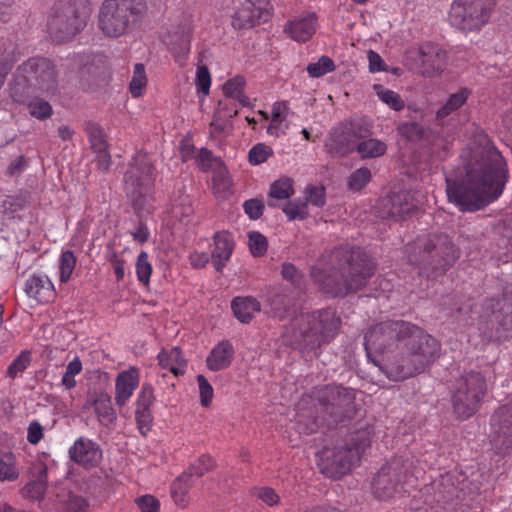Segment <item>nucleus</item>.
Instances as JSON below:
<instances>
[{"instance_id":"1","label":"nucleus","mask_w":512,"mask_h":512,"mask_svg":"<svg viewBox=\"0 0 512 512\" xmlns=\"http://www.w3.org/2000/svg\"><path fill=\"white\" fill-rule=\"evenodd\" d=\"M464 172L446 177V193L461 211L475 212L497 200L508 180L505 159L484 133L462 154Z\"/></svg>"},{"instance_id":"2","label":"nucleus","mask_w":512,"mask_h":512,"mask_svg":"<svg viewBox=\"0 0 512 512\" xmlns=\"http://www.w3.org/2000/svg\"><path fill=\"white\" fill-rule=\"evenodd\" d=\"M326 258L328 270L313 267L311 276L319 289L333 298L359 291L375 273V263L359 246L339 245Z\"/></svg>"},{"instance_id":"3","label":"nucleus","mask_w":512,"mask_h":512,"mask_svg":"<svg viewBox=\"0 0 512 512\" xmlns=\"http://www.w3.org/2000/svg\"><path fill=\"white\" fill-rule=\"evenodd\" d=\"M404 342L405 352L388 360L383 367L387 377L393 381H402L423 372L439 356V342L411 322Z\"/></svg>"},{"instance_id":"4","label":"nucleus","mask_w":512,"mask_h":512,"mask_svg":"<svg viewBox=\"0 0 512 512\" xmlns=\"http://www.w3.org/2000/svg\"><path fill=\"white\" fill-rule=\"evenodd\" d=\"M407 258L419 275L436 280L456 263L459 249L445 233H433L419 237L407 246Z\"/></svg>"},{"instance_id":"5","label":"nucleus","mask_w":512,"mask_h":512,"mask_svg":"<svg viewBox=\"0 0 512 512\" xmlns=\"http://www.w3.org/2000/svg\"><path fill=\"white\" fill-rule=\"evenodd\" d=\"M373 428L361 426L333 448L319 453L318 467L327 477L339 479L360 463L362 455L371 445Z\"/></svg>"},{"instance_id":"6","label":"nucleus","mask_w":512,"mask_h":512,"mask_svg":"<svg viewBox=\"0 0 512 512\" xmlns=\"http://www.w3.org/2000/svg\"><path fill=\"white\" fill-rule=\"evenodd\" d=\"M58 74L51 60L35 56L20 64L10 84V97L18 103H25L37 91L55 94Z\"/></svg>"},{"instance_id":"7","label":"nucleus","mask_w":512,"mask_h":512,"mask_svg":"<svg viewBox=\"0 0 512 512\" xmlns=\"http://www.w3.org/2000/svg\"><path fill=\"white\" fill-rule=\"evenodd\" d=\"M341 320L332 308L300 314L291 322L292 338L295 345L304 352H314L335 337Z\"/></svg>"},{"instance_id":"8","label":"nucleus","mask_w":512,"mask_h":512,"mask_svg":"<svg viewBox=\"0 0 512 512\" xmlns=\"http://www.w3.org/2000/svg\"><path fill=\"white\" fill-rule=\"evenodd\" d=\"M415 456H400L391 459L373 477L372 491L376 498L386 500L401 491L407 492L424 473Z\"/></svg>"},{"instance_id":"9","label":"nucleus","mask_w":512,"mask_h":512,"mask_svg":"<svg viewBox=\"0 0 512 512\" xmlns=\"http://www.w3.org/2000/svg\"><path fill=\"white\" fill-rule=\"evenodd\" d=\"M145 0H103L97 15V26L108 38L129 33L146 13Z\"/></svg>"},{"instance_id":"10","label":"nucleus","mask_w":512,"mask_h":512,"mask_svg":"<svg viewBox=\"0 0 512 512\" xmlns=\"http://www.w3.org/2000/svg\"><path fill=\"white\" fill-rule=\"evenodd\" d=\"M315 399L318 403L315 427H336L356 413V390L353 388L338 384L325 385L315 392Z\"/></svg>"},{"instance_id":"11","label":"nucleus","mask_w":512,"mask_h":512,"mask_svg":"<svg viewBox=\"0 0 512 512\" xmlns=\"http://www.w3.org/2000/svg\"><path fill=\"white\" fill-rule=\"evenodd\" d=\"M90 14L87 0H58L48 20V30L57 42L70 40L85 28Z\"/></svg>"},{"instance_id":"12","label":"nucleus","mask_w":512,"mask_h":512,"mask_svg":"<svg viewBox=\"0 0 512 512\" xmlns=\"http://www.w3.org/2000/svg\"><path fill=\"white\" fill-rule=\"evenodd\" d=\"M487 392L484 376L478 371L462 374L455 382L451 404L455 416L466 420L473 416L480 408Z\"/></svg>"},{"instance_id":"13","label":"nucleus","mask_w":512,"mask_h":512,"mask_svg":"<svg viewBox=\"0 0 512 512\" xmlns=\"http://www.w3.org/2000/svg\"><path fill=\"white\" fill-rule=\"evenodd\" d=\"M154 182L155 169L150 157L146 153H136L124 175V189L135 209L145 207Z\"/></svg>"},{"instance_id":"14","label":"nucleus","mask_w":512,"mask_h":512,"mask_svg":"<svg viewBox=\"0 0 512 512\" xmlns=\"http://www.w3.org/2000/svg\"><path fill=\"white\" fill-rule=\"evenodd\" d=\"M479 326L489 337H507L512 332V291L485 300Z\"/></svg>"},{"instance_id":"15","label":"nucleus","mask_w":512,"mask_h":512,"mask_svg":"<svg viewBox=\"0 0 512 512\" xmlns=\"http://www.w3.org/2000/svg\"><path fill=\"white\" fill-rule=\"evenodd\" d=\"M497 0H455L449 12L450 23L463 31L479 30L484 26Z\"/></svg>"},{"instance_id":"16","label":"nucleus","mask_w":512,"mask_h":512,"mask_svg":"<svg viewBox=\"0 0 512 512\" xmlns=\"http://www.w3.org/2000/svg\"><path fill=\"white\" fill-rule=\"evenodd\" d=\"M410 322L404 320H387L371 326L364 336L367 356L372 353L383 354L405 340Z\"/></svg>"},{"instance_id":"17","label":"nucleus","mask_w":512,"mask_h":512,"mask_svg":"<svg viewBox=\"0 0 512 512\" xmlns=\"http://www.w3.org/2000/svg\"><path fill=\"white\" fill-rule=\"evenodd\" d=\"M420 202L409 190L392 192L377 201V215L382 219L401 221L413 215L419 208Z\"/></svg>"},{"instance_id":"18","label":"nucleus","mask_w":512,"mask_h":512,"mask_svg":"<svg viewBox=\"0 0 512 512\" xmlns=\"http://www.w3.org/2000/svg\"><path fill=\"white\" fill-rule=\"evenodd\" d=\"M491 445L497 455L512 452V403L500 406L491 416Z\"/></svg>"},{"instance_id":"19","label":"nucleus","mask_w":512,"mask_h":512,"mask_svg":"<svg viewBox=\"0 0 512 512\" xmlns=\"http://www.w3.org/2000/svg\"><path fill=\"white\" fill-rule=\"evenodd\" d=\"M366 133L368 131L361 126L335 130L326 141L327 152L334 158L347 156L356 150V140L365 138Z\"/></svg>"},{"instance_id":"20","label":"nucleus","mask_w":512,"mask_h":512,"mask_svg":"<svg viewBox=\"0 0 512 512\" xmlns=\"http://www.w3.org/2000/svg\"><path fill=\"white\" fill-rule=\"evenodd\" d=\"M268 0H245L232 15V26L235 29H249L261 21H266Z\"/></svg>"},{"instance_id":"21","label":"nucleus","mask_w":512,"mask_h":512,"mask_svg":"<svg viewBox=\"0 0 512 512\" xmlns=\"http://www.w3.org/2000/svg\"><path fill=\"white\" fill-rule=\"evenodd\" d=\"M71 461L84 469H92L102 461V450L100 446L91 439L80 437L69 449Z\"/></svg>"},{"instance_id":"22","label":"nucleus","mask_w":512,"mask_h":512,"mask_svg":"<svg viewBox=\"0 0 512 512\" xmlns=\"http://www.w3.org/2000/svg\"><path fill=\"white\" fill-rule=\"evenodd\" d=\"M419 59L421 74L433 77L444 70L447 53L440 45L426 42L419 47Z\"/></svg>"},{"instance_id":"23","label":"nucleus","mask_w":512,"mask_h":512,"mask_svg":"<svg viewBox=\"0 0 512 512\" xmlns=\"http://www.w3.org/2000/svg\"><path fill=\"white\" fill-rule=\"evenodd\" d=\"M397 131L399 135L407 141L412 143L423 141L430 145L433 150L435 147H441L443 150L449 147V143L446 139L436 135L431 130L424 128L415 121L401 122L397 127Z\"/></svg>"},{"instance_id":"24","label":"nucleus","mask_w":512,"mask_h":512,"mask_svg":"<svg viewBox=\"0 0 512 512\" xmlns=\"http://www.w3.org/2000/svg\"><path fill=\"white\" fill-rule=\"evenodd\" d=\"M154 400L153 387L150 383H144L139 392L135 408L137 428L143 436L147 435L153 425V416L150 408Z\"/></svg>"},{"instance_id":"25","label":"nucleus","mask_w":512,"mask_h":512,"mask_svg":"<svg viewBox=\"0 0 512 512\" xmlns=\"http://www.w3.org/2000/svg\"><path fill=\"white\" fill-rule=\"evenodd\" d=\"M461 472H447L433 481L434 498L437 502L448 503L460 499Z\"/></svg>"},{"instance_id":"26","label":"nucleus","mask_w":512,"mask_h":512,"mask_svg":"<svg viewBox=\"0 0 512 512\" xmlns=\"http://www.w3.org/2000/svg\"><path fill=\"white\" fill-rule=\"evenodd\" d=\"M25 294L38 303H49L55 297L53 283L46 275L32 274L24 282Z\"/></svg>"},{"instance_id":"27","label":"nucleus","mask_w":512,"mask_h":512,"mask_svg":"<svg viewBox=\"0 0 512 512\" xmlns=\"http://www.w3.org/2000/svg\"><path fill=\"white\" fill-rule=\"evenodd\" d=\"M94 408L99 422L106 427H113L117 416L112 406L111 397L105 393H89L84 408Z\"/></svg>"},{"instance_id":"28","label":"nucleus","mask_w":512,"mask_h":512,"mask_svg":"<svg viewBox=\"0 0 512 512\" xmlns=\"http://www.w3.org/2000/svg\"><path fill=\"white\" fill-rule=\"evenodd\" d=\"M317 17L314 13L296 17L288 21L284 26V32L297 42L308 41L315 33Z\"/></svg>"},{"instance_id":"29","label":"nucleus","mask_w":512,"mask_h":512,"mask_svg":"<svg viewBox=\"0 0 512 512\" xmlns=\"http://www.w3.org/2000/svg\"><path fill=\"white\" fill-rule=\"evenodd\" d=\"M214 249L211 253V260L217 272H222L226 263L229 261L233 249L234 240L228 231L216 232L214 237Z\"/></svg>"},{"instance_id":"30","label":"nucleus","mask_w":512,"mask_h":512,"mask_svg":"<svg viewBox=\"0 0 512 512\" xmlns=\"http://www.w3.org/2000/svg\"><path fill=\"white\" fill-rule=\"evenodd\" d=\"M139 384V377L136 369H130L121 372L116 379V404L120 407L124 406L128 399L132 396L134 390Z\"/></svg>"},{"instance_id":"31","label":"nucleus","mask_w":512,"mask_h":512,"mask_svg":"<svg viewBox=\"0 0 512 512\" xmlns=\"http://www.w3.org/2000/svg\"><path fill=\"white\" fill-rule=\"evenodd\" d=\"M20 57L21 52L14 41L11 39L0 40V88Z\"/></svg>"},{"instance_id":"32","label":"nucleus","mask_w":512,"mask_h":512,"mask_svg":"<svg viewBox=\"0 0 512 512\" xmlns=\"http://www.w3.org/2000/svg\"><path fill=\"white\" fill-rule=\"evenodd\" d=\"M234 355L233 346L229 341H221L210 352L206 359L211 371H220L230 366Z\"/></svg>"},{"instance_id":"33","label":"nucleus","mask_w":512,"mask_h":512,"mask_svg":"<svg viewBox=\"0 0 512 512\" xmlns=\"http://www.w3.org/2000/svg\"><path fill=\"white\" fill-rule=\"evenodd\" d=\"M270 313L273 317L283 319L294 307V297L287 289L273 290L268 297Z\"/></svg>"},{"instance_id":"34","label":"nucleus","mask_w":512,"mask_h":512,"mask_svg":"<svg viewBox=\"0 0 512 512\" xmlns=\"http://www.w3.org/2000/svg\"><path fill=\"white\" fill-rule=\"evenodd\" d=\"M234 316L242 323H249L254 314L260 312V302L251 296L235 297L231 302Z\"/></svg>"},{"instance_id":"35","label":"nucleus","mask_w":512,"mask_h":512,"mask_svg":"<svg viewBox=\"0 0 512 512\" xmlns=\"http://www.w3.org/2000/svg\"><path fill=\"white\" fill-rule=\"evenodd\" d=\"M194 485V479L182 472L171 484V497L176 505L185 508L188 504V493Z\"/></svg>"},{"instance_id":"36","label":"nucleus","mask_w":512,"mask_h":512,"mask_svg":"<svg viewBox=\"0 0 512 512\" xmlns=\"http://www.w3.org/2000/svg\"><path fill=\"white\" fill-rule=\"evenodd\" d=\"M293 194L292 181L281 178L271 184L267 204L269 207H277V201L289 199Z\"/></svg>"},{"instance_id":"37","label":"nucleus","mask_w":512,"mask_h":512,"mask_svg":"<svg viewBox=\"0 0 512 512\" xmlns=\"http://www.w3.org/2000/svg\"><path fill=\"white\" fill-rule=\"evenodd\" d=\"M47 489V467L41 466L38 474L34 480L28 482L23 491L25 495L31 499H43Z\"/></svg>"},{"instance_id":"38","label":"nucleus","mask_w":512,"mask_h":512,"mask_svg":"<svg viewBox=\"0 0 512 512\" xmlns=\"http://www.w3.org/2000/svg\"><path fill=\"white\" fill-rule=\"evenodd\" d=\"M387 145L378 139L369 138L357 143L356 151L361 158H377L386 153Z\"/></svg>"},{"instance_id":"39","label":"nucleus","mask_w":512,"mask_h":512,"mask_svg":"<svg viewBox=\"0 0 512 512\" xmlns=\"http://www.w3.org/2000/svg\"><path fill=\"white\" fill-rule=\"evenodd\" d=\"M85 131L89 137V142L93 151L108 148L106 135L102 127L96 122H87Z\"/></svg>"},{"instance_id":"40","label":"nucleus","mask_w":512,"mask_h":512,"mask_svg":"<svg viewBox=\"0 0 512 512\" xmlns=\"http://www.w3.org/2000/svg\"><path fill=\"white\" fill-rule=\"evenodd\" d=\"M215 467V461L209 455H202L184 471L188 474L191 479L199 478L204 476L207 472L213 470Z\"/></svg>"},{"instance_id":"41","label":"nucleus","mask_w":512,"mask_h":512,"mask_svg":"<svg viewBox=\"0 0 512 512\" xmlns=\"http://www.w3.org/2000/svg\"><path fill=\"white\" fill-rule=\"evenodd\" d=\"M468 98V90L462 89L457 93L450 95L447 102L437 111V118L442 119L453 111L460 108Z\"/></svg>"},{"instance_id":"42","label":"nucleus","mask_w":512,"mask_h":512,"mask_svg":"<svg viewBox=\"0 0 512 512\" xmlns=\"http://www.w3.org/2000/svg\"><path fill=\"white\" fill-rule=\"evenodd\" d=\"M371 171L366 167H361L353 171L347 180V187L350 191H361L371 180Z\"/></svg>"},{"instance_id":"43","label":"nucleus","mask_w":512,"mask_h":512,"mask_svg":"<svg viewBox=\"0 0 512 512\" xmlns=\"http://www.w3.org/2000/svg\"><path fill=\"white\" fill-rule=\"evenodd\" d=\"M374 90L379 99L387 104L391 109L400 111L404 108V101L398 93L389 89H385L380 84H375Z\"/></svg>"},{"instance_id":"44","label":"nucleus","mask_w":512,"mask_h":512,"mask_svg":"<svg viewBox=\"0 0 512 512\" xmlns=\"http://www.w3.org/2000/svg\"><path fill=\"white\" fill-rule=\"evenodd\" d=\"M283 212L290 221L304 220L308 216L307 201L301 199L290 201L284 205Z\"/></svg>"},{"instance_id":"45","label":"nucleus","mask_w":512,"mask_h":512,"mask_svg":"<svg viewBox=\"0 0 512 512\" xmlns=\"http://www.w3.org/2000/svg\"><path fill=\"white\" fill-rule=\"evenodd\" d=\"M334 70L335 64L333 60L325 55L321 56L317 62L310 63L307 66V72L313 78L321 77Z\"/></svg>"},{"instance_id":"46","label":"nucleus","mask_w":512,"mask_h":512,"mask_svg":"<svg viewBox=\"0 0 512 512\" xmlns=\"http://www.w3.org/2000/svg\"><path fill=\"white\" fill-rule=\"evenodd\" d=\"M18 475L14 455L12 453L5 454L0 459V480L13 481L18 478Z\"/></svg>"},{"instance_id":"47","label":"nucleus","mask_w":512,"mask_h":512,"mask_svg":"<svg viewBox=\"0 0 512 512\" xmlns=\"http://www.w3.org/2000/svg\"><path fill=\"white\" fill-rule=\"evenodd\" d=\"M147 83L145 75L144 65L137 63L134 67V74L129 85L130 93L133 97H139L142 95V91Z\"/></svg>"},{"instance_id":"48","label":"nucleus","mask_w":512,"mask_h":512,"mask_svg":"<svg viewBox=\"0 0 512 512\" xmlns=\"http://www.w3.org/2000/svg\"><path fill=\"white\" fill-rule=\"evenodd\" d=\"M31 363V353L30 351H22L8 366L6 375L10 378H15L22 372L26 370V368Z\"/></svg>"},{"instance_id":"49","label":"nucleus","mask_w":512,"mask_h":512,"mask_svg":"<svg viewBox=\"0 0 512 512\" xmlns=\"http://www.w3.org/2000/svg\"><path fill=\"white\" fill-rule=\"evenodd\" d=\"M249 248L254 257L263 256L268 247L267 238L258 231H251L248 234Z\"/></svg>"},{"instance_id":"50","label":"nucleus","mask_w":512,"mask_h":512,"mask_svg":"<svg viewBox=\"0 0 512 512\" xmlns=\"http://www.w3.org/2000/svg\"><path fill=\"white\" fill-rule=\"evenodd\" d=\"M28 109L31 116L45 120L52 115V106L45 100L36 98L28 103Z\"/></svg>"},{"instance_id":"51","label":"nucleus","mask_w":512,"mask_h":512,"mask_svg":"<svg viewBox=\"0 0 512 512\" xmlns=\"http://www.w3.org/2000/svg\"><path fill=\"white\" fill-rule=\"evenodd\" d=\"M76 265V257L70 250L62 252L60 258V281L66 282L71 277V274Z\"/></svg>"},{"instance_id":"52","label":"nucleus","mask_w":512,"mask_h":512,"mask_svg":"<svg viewBox=\"0 0 512 512\" xmlns=\"http://www.w3.org/2000/svg\"><path fill=\"white\" fill-rule=\"evenodd\" d=\"M272 155L273 150L270 146L264 143H258L250 149L248 159L252 165H259L264 163Z\"/></svg>"},{"instance_id":"53","label":"nucleus","mask_w":512,"mask_h":512,"mask_svg":"<svg viewBox=\"0 0 512 512\" xmlns=\"http://www.w3.org/2000/svg\"><path fill=\"white\" fill-rule=\"evenodd\" d=\"M136 273L140 282L145 285L149 283L152 267L148 261V254L145 251L140 252L137 257Z\"/></svg>"},{"instance_id":"54","label":"nucleus","mask_w":512,"mask_h":512,"mask_svg":"<svg viewBox=\"0 0 512 512\" xmlns=\"http://www.w3.org/2000/svg\"><path fill=\"white\" fill-rule=\"evenodd\" d=\"M460 481V499L467 496L477 495L480 493L481 484L478 479H469L465 474L461 473Z\"/></svg>"},{"instance_id":"55","label":"nucleus","mask_w":512,"mask_h":512,"mask_svg":"<svg viewBox=\"0 0 512 512\" xmlns=\"http://www.w3.org/2000/svg\"><path fill=\"white\" fill-rule=\"evenodd\" d=\"M166 358L171 362L170 371L174 375H179L184 373V367L186 366V361L183 357L182 351L179 347H174L171 351L166 354Z\"/></svg>"},{"instance_id":"56","label":"nucleus","mask_w":512,"mask_h":512,"mask_svg":"<svg viewBox=\"0 0 512 512\" xmlns=\"http://www.w3.org/2000/svg\"><path fill=\"white\" fill-rule=\"evenodd\" d=\"M199 386L200 402L203 407H208L213 398V388L204 375L197 376Z\"/></svg>"},{"instance_id":"57","label":"nucleus","mask_w":512,"mask_h":512,"mask_svg":"<svg viewBox=\"0 0 512 512\" xmlns=\"http://www.w3.org/2000/svg\"><path fill=\"white\" fill-rule=\"evenodd\" d=\"M245 87V79L242 76H236L229 79L223 85L224 95L228 98H234L236 95L241 93Z\"/></svg>"},{"instance_id":"58","label":"nucleus","mask_w":512,"mask_h":512,"mask_svg":"<svg viewBox=\"0 0 512 512\" xmlns=\"http://www.w3.org/2000/svg\"><path fill=\"white\" fill-rule=\"evenodd\" d=\"M196 85L199 92L208 95L211 86V76L208 68L204 65L197 68Z\"/></svg>"},{"instance_id":"59","label":"nucleus","mask_w":512,"mask_h":512,"mask_svg":"<svg viewBox=\"0 0 512 512\" xmlns=\"http://www.w3.org/2000/svg\"><path fill=\"white\" fill-rule=\"evenodd\" d=\"M68 512H86L88 502L85 498L72 492H68L67 499L64 500Z\"/></svg>"},{"instance_id":"60","label":"nucleus","mask_w":512,"mask_h":512,"mask_svg":"<svg viewBox=\"0 0 512 512\" xmlns=\"http://www.w3.org/2000/svg\"><path fill=\"white\" fill-rule=\"evenodd\" d=\"M306 197L303 201H307L316 207H322L325 204V190L323 187L310 186L306 190Z\"/></svg>"},{"instance_id":"61","label":"nucleus","mask_w":512,"mask_h":512,"mask_svg":"<svg viewBox=\"0 0 512 512\" xmlns=\"http://www.w3.org/2000/svg\"><path fill=\"white\" fill-rule=\"evenodd\" d=\"M135 503L141 512H159L160 502L152 495H143L136 498Z\"/></svg>"},{"instance_id":"62","label":"nucleus","mask_w":512,"mask_h":512,"mask_svg":"<svg viewBox=\"0 0 512 512\" xmlns=\"http://www.w3.org/2000/svg\"><path fill=\"white\" fill-rule=\"evenodd\" d=\"M243 208L250 219L257 220L263 214L264 204L261 200L249 199L244 202Z\"/></svg>"},{"instance_id":"63","label":"nucleus","mask_w":512,"mask_h":512,"mask_svg":"<svg viewBox=\"0 0 512 512\" xmlns=\"http://www.w3.org/2000/svg\"><path fill=\"white\" fill-rule=\"evenodd\" d=\"M28 204V200L25 196H8L3 201V207L11 213H16L23 210Z\"/></svg>"},{"instance_id":"64","label":"nucleus","mask_w":512,"mask_h":512,"mask_svg":"<svg viewBox=\"0 0 512 512\" xmlns=\"http://www.w3.org/2000/svg\"><path fill=\"white\" fill-rule=\"evenodd\" d=\"M94 152L96 153V158L94 161L96 163L97 169L103 173H107L112 164V159L108 148Z\"/></svg>"}]
</instances>
